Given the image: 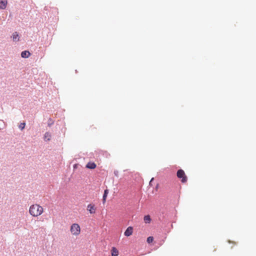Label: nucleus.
<instances>
[{
    "mask_svg": "<svg viewBox=\"0 0 256 256\" xmlns=\"http://www.w3.org/2000/svg\"><path fill=\"white\" fill-rule=\"evenodd\" d=\"M44 212V208L38 204H34L30 206L29 213L33 216L37 217L40 216Z\"/></svg>",
    "mask_w": 256,
    "mask_h": 256,
    "instance_id": "obj_1",
    "label": "nucleus"
},
{
    "mask_svg": "<svg viewBox=\"0 0 256 256\" xmlns=\"http://www.w3.org/2000/svg\"><path fill=\"white\" fill-rule=\"evenodd\" d=\"M70 231L72 234L74 236H78L80 233V227L78 224H73L70 226Z\"/></svg>",
    "mask_w": 256,
    "mask_h": 256,
    "instance_id": "obj_2",
    "label": "nucleus"
},
{
    "mask_svg": "<svg viewBox=\"0 0 256 256\" xmlns=\"http://www.w3.org/2000/svg\"><path fill=\"white\" fill-rule=\"evenodd\" d=\"M176 176L178 178H181V182L182 183H184L187 181V177L186 176L184 172L180 169L178 170Z\"/></svg>",
    "mask_w": 256,
    "mask_h": 256,
    "instance_id": "obj_3",
    "label": "nucleus"
},
{
    "mask_svg": "<svg viewBox=\"0 0 256 256\" xmlns=\"http://www.w3.org/2000/svg\"><path fill=\"white\" fill-rule=\"evenodd\" d=\"M87 210L90 214H94L96 212V208L94 204H90L88 205Z\"/></svg>",
    "mask_w": 256,
    "mask_h": 256,
    "instance_id": "obj_4",
    "label": "nucleus"
},
{
    "mask_svg": "<svg viewBox=\"0 0 256 256\" xmlns=\"http://www.w3.org/2000/svg\"><path fill=\"white\" fill-rule=\"evenodd\" d=\"M133 232V228L132 226L128 227L126 231L124 232V235L126 236H129L132 234Z\"/></svg>",
    "mask_w": 256,
    "mask_h": 256,
    "instance_id": "obj_5",
    "label": "nucleus"
},
{
    "mask_svg": "<svg viewBox=\"0 0 256 256\" xmlns=\"http://www.w3.org/2000/svg\"><path fill=\"white\" fill-rule=\"evenodd\" d=\"M7 4V0H1L0 1V9H5L6 6Z\"/></svg>",
    "mask_w": 256,
    "mask_h": 256,
    "instance_id": "obj_6",
    "label": "nucleus"
},
{
    "mask_svg": "<svg viewBox=\"0 0 256 256\" xmlns=\"http://www.w3.org/2000/svg\"><path fill=\"white\" fill-rule=\"evenodd\" d=\"M96 166V164L93 162H89L86 165V168L90 169H94Z\"/></svg>",
    "mask_w": 256,
    "mask_h": 256,
    "instance_id": "obj_7",
    "label": "nucleus"
},
{
    "mask_svg": "<svg viewBox=\"0 0 256 256\" xmlns=\"http://www.w3.org/2000/svg\"><path fill=\"white\" fill-rule=\"evenodd\" d=\"M30 55V52L28 50H24L22 52L21 56L23 58H27Z\"/></svg>",
    "mask_w": 256,
    "mask_h": 256,
    "instance_id": "obj_8",
    "label": "nucleus"
},
{
    "mask_svg": "<svg viewBox=\"0 0 256 256\" xmlns=\"http://www.w3.org/2000/svg\"><path fill=\"white\" fill-rule=\"evenodd\" d=\"M52 138L51 134L49 132H46L44 136V140L45 141H49Z\"/></svg>",
    "mask_w": 256,
    "mask_h": 256,
    "instance_id": "obj_9",
    "label": "nucleus"
},
{
    "mask_svg": "<svg viewBox=\"0 0 256 256\" xmlns=\"http://www.w3.org/2000/svg\"><path fill=\"white\" fill-rule=\"evenodd\" d=\"M12 37L14 42H18L19 40L18 34L17 32H14Z\"/></svg>",
    "mask_w": 256,
    "mask_h": 256,
    "instance_id": "obj_10",
    "label": "nucleus"
},
{
    "mask_svg": "<svg viewBox=\"0 0 256 256\" xmlns=\"http://www.w3.org/2000/svg\"><path fill=\"white\" fill-rule=\"evenodd\" d=\"M118 250L115 247H112V256H118Z\"/></svg>",
    "mask_w": 256,
    "mask_h": 256,
    "instance_id": "obj_11",
    "label": "nucleus"
},
{
    "mask_svg": "<svg viewBox=\"0 0 256 256\" xmlns=\"http://www.w3.org/2000/svg\"><path fill=\"white\" fill-rule=\"evenodd\" d=\"M108 190H104V194L103 197H102L103 204H104L106 201V198L108 194Z\"/></svg>",
    "mask_w": 256,
    "mask_h": 256,
    "instance_id": "obj_12",
    "label": "nucleus"
},
{
    "mask_svg": "<svg viewBox=\"0 0 256 256\" xmlns=\"http://www.w3.org/2000/svg\"><path fill=\"white\" fill-rule=\"evenodd\" d=\"M144 220L146 224H150L151 222V218L149 215L145 216Z\"/></svg>",
    "mask_w": 256,
    "mask_h": 256,
    "instance_id": "obj_13",
    "label": "nucleus"
},
{
    "mask_svg": "<svg viewBox=\"0 0 256 256\" xmlns=\"http://www.w3.org/2000/svg\"><path fill=\"white\" fill-rule=\"evenodd\" d=\"M153 240H154V238L152 236H149L147 238V242L148 243H150L153 241Z\"/></svg>",
    "mask_w": 256,
    "mask_h": 256,
    "instance_id": "obj_14",
    "label": "nucleus"
},
{
    "mask_svg": "<svg viewBox=\"0 0 256 256\" xmlns=\"http://www.w3.org/2000/svg\"><path fill=\"white\" fill-rule=\"evenodd\" d=\"M25 125L26 124L24 122L21 123L19 126L20 128L22 130H23L25 127Z\"/></svg>",
    "mask_w": 256,
    "mask_h": 256,
    "instance_id": "obj_15",
    "label": "nucleus"
},
{
    "mask_svg": "<svg viewBox=\"0 0 256 256\" xmlns=\"http://www.w3.org/2000/svg\"><path fill=\"white\" fill-rule=\"evenodd\" d=\"M118 170H115L114 172V174L116 176H118Z\"/></svg>",
    "mask_w": 256,
    "mask_h": 256,
    "instance_id": "obj_16",
    "label": "nucleus"
},
{
    "mask_svg": "<svg viewBox=\"0 0 256 256\" xmlns=\"http://www.w3.org/2000/svg\"><path fill=\"white\" fill-rule=\"evenodd\" d=\"M0 129H1V128H0Z\"/></svg>",
    "mask_w": 256,
    "mask_h": 256,
    "instance_id": "obj_17",
    "label": "nucleus"
}]
</instances>
